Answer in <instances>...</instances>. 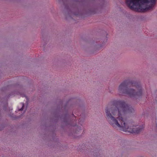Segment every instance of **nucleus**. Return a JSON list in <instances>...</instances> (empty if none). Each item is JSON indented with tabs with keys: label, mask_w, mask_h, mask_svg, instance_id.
Instances as JSON below:
<instances>
[{
	"label": "nucleus",
	"mask_w": 157,
	"mask_h": 157,
	"mask_svg": "<svg viewBox=\"0 0 157 157\" xmlns=\"http://www.w3.org/2000/svg\"><path fill=\"white\" fill-rule=\"evenodd\" d=\"M54 117H55V119L54 120V122L55 123L57 122L59 119V116L57 114H55Z\"/></svg>",
	"instance_id": "nucleus-13"
},
{
	"label": "nucleus",
	"mask_w": 157,
	"mask_h": 157,
	"mask_svg": "<svg viewBox=\"0 0 157 157\" xmlns=\"http://www.w3.org/2000/svg\"><path fill=\"white\" fill-rule=\"evenodd\" d=\"M98 41L99 42H100V44H98V48H100L101 47H103L104 46V45L105 44V42H104V41H103V42L101 44V42H102V41L101 40H99V39H98L97 40V42H98Z\"/></svg>",
	"instance_id": "nucleus-11"
},
{
	"label": "nucleus",
	"mask_w": 157,
	"mask_h": 157,
	"mask_svg": "<svg viewBox=\"0 0 157 157\" xmlns=\"http://www.w3.org/2000/svg\"><path fill=\"white\" fill-rule=\"evenodd\" d=\"M2 128H0V131L2 130Z\"/></svg>",
	"instance_id": "nucleus-18"
},
{
	"label": "nucleus",
	"mask_w": 157,
	"mask_h": 157,
	"mask_svg": "<svg viewBox=\"0 0 157 157\" xmlns=\"http://www.w3.org/2000/svg\"><path fill=\"white\" fill-rule=\"evenodd\" d=\"M144 126H143V127H142V128H144Z\"/></svg>",
	"instance_id": "nucleus-20"
},
{
	"label": "nucleus",
	"mask_w": 157,
	"mask_h": 157,
	"mask_svg": "<svg viewBox=\"0 0 157 157\" xmlns=\"http://www.w3.org/2000/svg\"><path fill=\"white\" fill-rule=\"evenodd\" d=\"M24 105L23 104L22 107L19 109V111H22L23 109Z\"/></svg>",
	"instance_id": "nucleus-15"
},
{
	"label": "nucleus",
	"mask_w": 157,
	"mask_h": 157,
	"mask_svg": "<svg viewBox=\"0 0 157 157\" xmlns=\"http://www.w3.org/2000/svg\"><path fill=\"white\" fill-rule=\"evenodd\" d=\"M6 108L7 109V106L6 107Z\"/></svg>",
	"instance_id": "nucleus-21"
},
{
	"label": "nucleus",
	"mask_w": 157,
	"mask_h": 157,
	"mask_svg": "<svg viewBox=\"0 0 157 157\" xmlns=\"http://www.w3.org/2000/svg\"><path fill=\"white\" fill-rule=\"evenodd\" d=\"M155 130L156 132H157V128H155Z\"/></svg>",
	"instance_id": "nucleus-17"
},
{
	"label": "nucleus",
	"mask_w": 157,
	"mask_h": 157,
	"mask_svg": "<svg viewBox=\"0 0 157 157\" xmlns=\"http://www.w3.org/2000/svg\"><path fill=\"white\" fill-rule=\"evenodd\" d=\"M125 2L131 10L145 13L154 9L156 0H125Z\"/></svg>",
	"instance_id": "nucleus-3"
},
{
	"label": "nucleus",
	"mask_w": 157,
	"mask_h": 157,
	"mask_svg": "<svg viewBox=\"0 0 157 157\" xmlns=\"http://www.w3.org/2000/svg\"><path fill=\"white\" fill-rule=\"evenodd\" d=\"M63 122L67 126H75L76 125L77 120H72L70 119L68 114H66L64 115L63 118Z\"/></svg>",
	"instance_id": "nucleus-6"
},
{
	"label": "nucleus",
	"mask_w": 157,
	"mask_h": 157,
	"mask_svg": "<svg viewBox=\"0 0 157 157\" xmlns=\"http://www.w3.org/2000/svg\"><path fill=\"white\" fill-rule=\"evenodd\" d=\"M65 8L67 10L68 14L70 17H72V16L73 15H78L79 14V12L78 11H72L70 9H69L68 6H66Z\"/></svg>",
	"instance_id": "nucleus-9"
},
{
	"label": "nucleus",
	"mask_w": 157,
	"mask_h": 157,
	"mask_svg": "<svg viewBox=\"0 0 157 157\" xmlns=\"http://www.w3.org/2000/svg\"><path fill=\"white\" fill-rule=\"evenodd\" d=\"M63 130L67 131L68 135L71 136L74 138H77L78 137L82 129L81 128H62Z\"/></svg>",
	"instance_id": "nucleus-5"
},
{
	"label": "nucleus",
	"mask_w": 157,
	"mask_h": 157,
	"mask_svg": "<svg viewBox=\"0 0 157 157\" xmlns=\"http://www.w3.org/2000/svg\"><path fill=\"white\" fill-rule=\"evenodd\" d=\"M143 128H119V130L121 131L130 133L138 134Z\"/></svg>",
	"instance_id": "nucleus-7"
},
{
	"label": "nucleus",
	"mask_w": 157,
	"mask_h": 157,
	"mask_svg": "<svg viewBox=\"0 0 157 157\" xmlns=\"http://www.w3.org/2000/svg\"><path fill=\"white\" fill-rule=\"evenodd\" d=\"M16 128H11L10 129V130L11 132L12 133V131H13L14 130V129H15Z\"/></svg>",
	"instance_id": "nucleus-16"
},
{
	"label": "nucleus",
	"mask_w": 157,
	"mask_h": 157,
	"mask_svg": "<svg viewBox=\"0 0 157 157\" xmlns=\"http://www.w3.org/2000/svg\"><path fill=\"white\" fill-rule=\"evenodd\" d=\"M82 147L80 148V147H79V151L80 152H82V153H84L85 154H88L91 155L93 154L94 156L98 157V152H94L93 151H92V149H91L90 151V149H88V148L84 147V146H82Z\"/></svg>",
	"instance_id": "nucleus-8"
},
{
	"label": "nucleus",
	"mask_w": 157,
	"mask_h": 157,
	"mask_svg": "<svg viewBox=\"0 0 157 157\" xmlns=\"http://www.w3.org/2000/svg\"><path fill=\"white\" fill-rule=\"evenodd\" d=\"M119 95H128L131 98L140 97L143 95V90L140 84L129 79L125 80L119 86Z\"/></svg>",
	"instance_id": "nucleus-2"
},
{
	"label": "nucleus",
	"mask_w": 157,
	"mask_h": 157,
	"mask_svg": "<svg viewBox=\"0 0 157 157\" xmlns=\"http://www.w3.org/2000/svg\"><path fill=\"white\" fill-rule=\"evenodd\" d=\"M10 116L13 120H15L19 118V116H16L13 114H10Z\"/></svg>",
	"instance_id": "nucleus-14"
},
{
	"label": "nucleus",
	"mask_w": 157,
	"mask_h": 157,
	"mask_svg": "<svg viewBox=\"0 0 157 157\" xmlns=\"http://www.w3.org/2000/svg\"><path fill=\"white\" fill-rule=\"evenodd\" d=\"M75 98H71L66 103V105L65 106V108H66L67 106L68 105V104L70 103L72 101H74L75 100Z\"/></svg>",
	"instance_id": "nucleus-12"
},
{
	"label": "nucleus",
	"mask_w": 157,
	"mask_h": 157,
	"mask_svg": "<svg viewBox=\"0 0 157 157\" xmlns=\"http://www.w3.org/2000/svg\"><path fill=\"white\" fill-rule=\"evenodd\" d=\"M42 131L43 132V139L44 140H46L52 139V141H51L54 142L55 144L53 146H51L53 148L57 147V149H60V150H62L63 147L61 146L60 143L58 142V139L56 137V133L55 130L56 128H52L53 129L50 130L51 128H42Z\"/></svg>",
	"instance_id": "nucleus-4"
},
{
	"label": "nucleus",
	"mask_w": 157,
	"mask_h": 157,
	"mask_svg": "<svg viewBox=\"0 0 157 157\" xmlns=\"http://www.w3.org/2000/svg\"><path fill=\"white\" fill-rule=\"evenodd\" d=\"M68 0H59V2L62 1L63 3V4L65 6V9L67 10V12L68 13L67 10V9L65 8V7L66 6H68L69 7V9H70L71 11H72V9L71 8H70L69 6H68ZM72 10H73V9H72Z\"/></svg>",
	"instance_id": "nucleus-10"
},
{
	"label": "nucleus",
	"mask_w": 157,
	"mask_h": 157,
	"mask_svg": "<svg viewBox=\"0 0 157 157\" xmlns=\"http://www.w3.org/2000/svg\"><path fill=\"white\" fill-rule=\"evenodd\" d=\"M1 110L0 109V115H1Z\"/></svg>",
	"instance_id": "nucleus-19"
},
{
	"label": "nucleus",
	"mask_w": 157,
	"mask_h": 157,
	"mask_svg": "<svg viewBox=\"0 0 157 157\" xmlns=\"http://www.w3.org/2000/svg\"><path fill=\"white\" fill-rule=\"evenodd\" d=\"M134 109L127 104L124 100L114 101L110 107L106 108L105 112L109 123L113 126L126 127V124L123 120V115L125 113H132Z\"/></svg>",
	"instance_id": "nucleus-1"
}]
</instances>
